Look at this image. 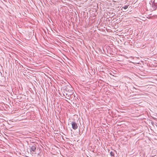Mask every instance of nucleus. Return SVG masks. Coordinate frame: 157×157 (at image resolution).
I'll return each instance as SVG.
<instances>
[{"label":"nucleus","mask_w":157,"mask_h":157,"mask_svg":"<svg viewBox=\"0 0 157 157\" xmlns=\"http://www.w3.org/2000/svg\"><path fill=\"white\" fill-rule=\"evenodd\" d=\"M30 153L33 155L37 154V155H39V153H37V151L38 150V145L35 144L33 145H30Z\"/></svg>","instance_id":"f257e3e1"},{"label":"nucleus","mask_w":157,"mask_h":157,"mask_svg":"<svg viewBox=\"0 0 157 157\" xmlns=\"http://www.w3.org/2000/svg\"><path fill=\"white\" fill-rule=\"evenodd\" d=\"M63 90H64V91H69V90H71V94L70 95H71L73 94V88L71 87V86L70 85H67L66 86L63 87Z\"/></svg>","instance_id":"f03ea898"},{"label":"nucleus","mask_w":157,"mask_h":157,"mask_svg":"<svg viewBox=\"0 0 157 157\" xmlns=\"http://www.w3.org/2000/svg\"><path fill=\"white\" fill-rule=\"evenodd\" d=\"M72 128L74 130H76L78 128L77 124L75 121H72L71 122Z\"/></svg>","instance_id":"7ed1b4c3"},{"label":"nucleus","mask_w":157,"mask_h":157,"mask_svg":"<svg viewBox=\"0 0 157 157\" xmlns=\"http://www.w3.org/2000/svg\"><path fill=\"white\" fill-rule=\"evenodd\" d=\"M152 7L153 10H155L157 9V3H154L153 1L152 4Z\"/></svg>","instance_id":"20e7f679"},{"label":"nucleus","mask_w":157,"mask_h":157,"mask_svg":"<svg viewBox=\"0 0 157 157\" xmlns=\"http://www.w3.org/2000/svg\"><path fill=\"white\" fill-rule=\"evenodd\" d=\"M115 153H116V151L115 150H113V151H111L110 152V154L111 156L114 157V155Z\"/></svg>","instance_id":"39448f33"},{"label":"nucleus","mask_w":157,"mask_h":157,"mask_svg":"<svg viewBox=\"0 0 157 157\" xmlns=\"http://www.w3.org/2000/svg\"><path fill=\"white\" fill-rule=\"evenodd\" d=\"M128 8V6L127 5H125L124 6L122 7V8H123L124 9H126Z\"/></svg>","instance_id":"423d86ee"},{"label":"nucleus","mask_w":157,"mask_h":157,"mask_svg":"<svg viewBox=\"0 0 157 157\" xmlns=\"http://www.w3.org/2000/svg\"><path fill=\"white\" fill-rule=\"evenodd\" d=\"M63 92L64 93L63 94V95L64 96H65V95H67V93H65V92L64 91H63Z\"/></svg>","instance_id":"0eeeda50"},{"label":"nucleus","mask_w":157,"mask_h":157,"mask_svg":"<svg viewBox=\"0 0 157 157\" xmlns=\"http://www.w3.org/2000/svg\"><path fill=\"white\" fill-rule=\"evenodd\" d=\"M153 1L154 3H157V0H154Z\"/></svg>","instance_id":"6e6552de"},{"label":"nucleus","mask_w":157,"mask_h":157,"mask_svg":"<svg viewBox=\"0 0 157 157\" xmlns=\"http://www.w3.org/2000/svg\"><path fill=\"white\" fill-rule=\"evenodd\" d=\"M68 92H69L70 93V94H69V95H70V94H71V90H69V91H68Z\"/></svg>","instance_id":"1a4fd4ad"},{"label":"nucleus","mask_w":157,"mask_h":157,"mask_svg":"<svg viewBox=\"0 0 157 157\" xmlns=\"http://www.w3.org/2000/svg\"><path fill=\"white\" fill-rule=\"evenodd\" d=\"M133 89H136V88L135 87H133Z\"/></svg>","instance_id":"9d476101"}]
</instances>
